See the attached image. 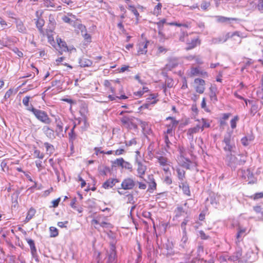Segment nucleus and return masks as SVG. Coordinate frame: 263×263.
Wrapping results in <instances>:
<instances>
[{
  "mask_svg": "<svg viewBox=\"0 0 263 263\" xmlns=\"http://www.w3.org/2000/svg\"><path fill=\"white\" fill-rule=\"evenodd\" d=\"M177 172L179 179L181 181H183L185 178V171L183 170L177 168Z\"/></svg>",
  "mask_w": 263,
  "mask_h": 263,
  "instance_id": "obj_34",
  "label": "nucleus"
},
{
  "mask_svg": "<svg viewBox=\"0 0 263 263\" xmlns=\"http://www.w3.org/2000/svg\"><path fill=\"white\" fill-rule=\"evenodd\" d=\"M179 122L174 121V123H171L170 124L166 125L167 128L166 132H164L165 135H170L171 136H173L174 134V131L176 127L177 126Z\"/></svg>",
  "mask_w": 263,
  "mask_h": 263,
  "instance_id": "obj_11",
  "label": "nucleus"
},
{
  "mask_svg": "<svg viewBox=\"0 0 263 263\" xmlns=\"http://www.w3.org/2000/svg\"><path fill=\"white\" fill-rule=\"evenodd\" d=\"M30 99V97L29 96H26L24 97L23 99L22 103L23 104L27 107V109L29 107H31V106H32L31 104L30 106H29V100Z\"/></svg>",
  "mask_w": 263,
  "mask_h": 263,
  "instance_id": "obj_43",
  "label": "nucleus"
},
{
  "mask_svg": "<svg viewBox=\"0 0 263 263\" xmlns=\"http://www.w3.org/2000/svg\"><path fill=\"white\" fill-rule=\"evenodd\" d=\"M100 226L107 229H111L112 228L111 224L106 222L105 221H101L100 222Z\"/></svg>",
  "mask_w": 263,
  "mask_h": 263,
  "instance_id": "obj_49",
  "label": "nucleus"
},
{
  "mask_svg": "<svg viewBox=\"0 0 263 263\" xmlns=\"http://www.w3.org/2000/svg\"><path fill=\"white\" fill-rule=\"evenodd\" d=\"M257 8L259 11L263 12V0H259L257 5Z\"/></svg>",
  "mask_w": 263,
  "mask_h": 263,
  "instance_id": "obj_58",
  "label": "nucleus"
},
{
  "mask_svg": "<svg viewBox=\"0 0 263 263\" xmlns=\"http://www.w3.org/2000/svg\"><path fill=\"white\" fill-rule=\"evenodd\" d=\"M161 8L162 4L161 3H158L154 8V14L156 15L159 14L161 12Z\"/></svg>",
  "mask_w": 263,
  "mask_h": 263,
  "instance_id": "obj_40",
  "label": "nucleus"
},
{
  "mask_svg": "<svg viewBox=\"0 0 263 263\" xmlns=\"http://www.w3.org/2000/svg\"><path fill=\"white\" fill-rule=\"evenodd\" d=\"M236 20V18H229V17H224V16H219L217 18L218 22H220V23H224V22H226V21H227L228 20Z\"/></svg>",
  "mask_w": 263,
  "mask_h": 263,
  "instance_id": "obj_46",
  "label": "nucleus"
},
{
  "mask_svg": "<svg viewBox=\"0 0 263 263\" xmlns=\"http://www.w3.org/2000/svg\"><path fill=\"white\" fill-rule=\"evenodd\" d=\"M147 183L148 184L147 191L152 192L156 189L157 184L153 175H148Z\"/></svg>",
  "mask_w": 263,
  "mask_h": 263,
  "instance_id": "obj_10",
  "label": "nucleus"
},
{
  "mask_svg": "<svg viewBox=\"0 0 263 263\" xmlns=\"http://www.w3.org/2000/svg\"><path fill=\"white\" fill-rule=\"evenodd\" d=\"M99 172L101 175L106 176L107 172L110 171V169L108 167L103 166L102 167H99Z\"/></svg>",
  "mask_w": 263,
  "mask_h": 263,
  "instance_id": "obj_33",
  "label": "nucleus"
},
{
  "mask_svg": "<svg viewBox=\"0 0 263 263\" xmlns=\"http://www.w3.org/2000/svg\"><path fill=\"white\" fill-rule=\"evenodd\" d=\"M210 6V3L206 1H203L201 4V8L205 10Z\"/></svg>",
  "mask_w": 263,
  "mask_h": 263,
  "instance_id": "obj_50",
  "label": "nucleus"
},
{
  "mask_svg": "<svg viewBox=\"0 0 263 263\" xmlns=\"http://www.w3.org/2000/svg\"><path fill=\"white\" fill-rule=\"evenodd\" d=\"M221 42H222V39L221 37L214 38L212 40V43L214 44L220 43Z\"/></svg>",
  "mask_w": 263,
  "mask_h": 263,
  "instance_id": "obj_63",
  "label": "nucleus"
},
{
  "mask_svg": "<svg viewBox=\"0 0 263 263\" xmlns=\"http://www.w3.org/2000/svg\"><path fill=\"white\" fill-rule=\"evenodd\" d=\"M194 82L197 84L195 87L196 91L199 93H203L205 90V81L201 79L197 78L195 79Z\"/></svg>",
  "mask_w": 263,
  "mask_h": 263,
  "instance_id": "obj_9",
  "label": "nucleus"
},
{
  "mask_svg": "<svg viewBox=\"0 0 263 263\" xmlns=\"http://www.w3.org/2000/svg\"><path fill=\"white\" fill-rule=\"evenodd\" d=\"M164 182L166 184L170 185L172 183V179L169 176H166L164 180Z\"/></svg>",
  "mask_w": 263,
  "mask_h": 263,
  "instance_id": "obj_61",
  "label": "nucleus"
},
{
  "mask_svg": "<svg viewBox=\"0 0 263 263\" xmlns=\"http://www.w3.org/2000/svg\"><path fill=\"white\" fill-rule=\"evenodd\" d=\"M200 130H201V127L198 122V124L195 127L190 128L187 130V134L193 139L194 134L198 133Z\"/></svg>",
  "mask_w": 263,
  "mask_h": 263,
  "instance_id": "obj_17",
  "label": "nucleus"
},
{
  "mask_svg": "<svg viewBox=\"0 0 263 263\" xmlns=\"http://www.w3.org/2000/svg\"><path fill=\"white\" fill-rule=\"evenodd\" d=\"M44 145L46 147V152L47 153H49L50 154H52L53 153L54 151V148L52 144L48 142H45L44 143Z\"/></svg>",
  "mask_w": 263,
  "mask_h": 263,
  "instance_id": "obj_32",
  "label": "nucleus"
},
{
  "mask_svg": "<svg viewBox=\"0 0 263 263\" xmlns=\"http://www.w3.org/2000/svg\"><path fill=\"white\" fill-rule=\"evenodd\" d=\"M83 37H84V40L88 42H91V36L89 34L87 33H85L83 35H82Z\"/></svg>",
  "mask_w": 263,
  "mask_h": 263,
  "instance_id": "obj_60",
  "label": "nucleus"
},
{
  "mask_svg": "<svg viewBox=\"0 0 263 263\" xmlns=\"http://www.w3.org/2000/svg\"><path fill=\"white\" fill-rule=\"evenodd\" d=\"M50 237H57L59 234L58 230L55 227H51L50 228Z\"/></svg>",
  "mask_w": 263,
  "mask_h": 263,
  "instance_id": "obj_38",
  "label": "nucleus"
},
{
  "mask_svg": "<svg viewBox=\"0 0 263 263\" xmlns=\"http://www.w3.org/2000/svg\"><path fill=\"white\" fill-rule=\"evenodd\" d=\"M16 26L17 30L22 33H26L27 32V29L24 26L22 21L18 19H15Z\"/></svg>",
  "mask_w": 263,
  "mask_h": 263,
  "instance_id": "obj_16",
  "label": "nucleus"
},
{
  "mask_svg": "<svg viewBox=\"0 0 263 263\" xmlns=\"http://www.w3.org/2000/svg\"><path fill=\"white\" fill-rule=\"evenodd\" d=\"M108 253V258L107 263H113L115 260L117 255L116 252L115 245L113 242H111L110 245V250Z\"/></svg>",
  "mask_w": 263,
  "mask_h": 263,
  "instance_id": "obj_6",
  "label": "nucleus"
},
{
  "mask_svg": "<svg viewBox=\"0 0 263 263\" xmlns=\"http://www.w3.org/2000/svg\"><path fill=\"white\" fill-rule=\"evenodd\" d=\"M262 197H263V193H262V192L256 193L253 196V198L254 200L260 199Z\"/></svg>",
  "mask_w": 263,
  "mask_h": 263,
  "instance_id": "obj_59",
  "label": "nucleus"
},
{
  "mask_svg": "<svg viewBox=\"0 0 263 263\" xmlns=\"http://www.w3.org/2000/svg\"><path fill=\"white\" fill-rule=\"evenodd\" d=\"M242 256V250L240 249H238L236 251V252L233 254V255L231 256H230L228 258V260L232 261H242L241 260V257Z\"/></svg>",
  "mask_w": 263,
  "mask_h": 263,
  "instance_id": "obj_12",
  "label": "nucleus"
},
{
  "mask_svg": "<svg viewBox=\"0 0 263 263\" xmlns=\"http://www.w3.org/2000/svg\"><path fill=\"white\" fill-rule=\"evenodd\" d=\"M45 1V5L47 7H54L55 5L53 2V0H44Z\"/></svg>",
  "mask_w": 263,
  "mask_h": 263,
  "instance_id": "obj_51",
  "label": "nucleus"
},
{
  "mask_svg": "<svg viewBox=\"0 0 263 263\" xmlns=\"http://www.w3.org/2000/svg\"><path fill=\"white\" fill-rule=\"evenodd\" d=\"M147 43L148 42L142 43L139 44V49L138 50V53L139 54H145L147 52Z\"/></svg>",
  "mask_w": 263,
  "mask_h": 263,
  "instance_id": "obj_20",
  "label": "nucleus"
},
{
  "mask_svg": "<svg viewBox=\"0 0 263 263\" xmlns=\"http://www.w3.org/2000/svg\"><path fill=\"white\" fill-rule=\"evenodd\" d=\"M76 28L80 30L81 32L82 30H84L86 29V27L84 25L78 22V21L77 22Z\"/></svg>",
  "mask_w": 263,
  "mask_h": 263,
  "instance_id": "obj_56",
  "label": "nucleus"
},
{
  "mask_svg": "<svg viewBox=\"0 0 263 263\" xmlns=\"http://www.w3.org/2000/svg\"><path fill=\"white\" fill-rule=\"evenodd\" d=\"M164 142L166 144V147L168 148H170V145L172 144V143L170 142L168 139V136L167 135H165L164 136Z\"/></svg>",
  "mask_w": 263,
  "mask_h": 263,
  "instance_id": "obj_53",
  "label": "nucleus"
},
{
  "mask_svg": "<svg viewBox=\"0 0 263 263\" xmlns=\"http://www.w3.org/2000/svg\"><path fill=\"white\" fill-rule=\"evenodd\" d=\"M135 185V182L130 178L125 179L121 183V187L124 190H132Z\"/></svg>",
  "mask_w": 263,
  "mask_h": 263,
  "instance_id": "obj_8",
  "label": "nucleus"
},
{
  "mask_svg": "<svg viewBox=\"0 0 263 263\" xmlns=\"http://www.w3.org/2000/svg\"><path fill=\"white\" fill-rule=\"evenodd\" d=\"M174 213L175 214V217L176 218H179L184 216L185 214L186 216L189 215L187 210L184 209L182 206H178L175 210Z\"/></svg>",
  "mask_w": 263,
  "mask_h": 263,
  "instance_id": "obj_14",
  "label": "nucleus"
},
{
  "mask_svg": "<svg viewBox=\"0 0 263 263\" xmlns=\"http://www.w3.org/2000/svg\"><path fill=\"white\" fill-rule=\"evenodd\" d=\"M26 240L30 246L31 253L32 257L35 259L36 261L39 262V259L38 256L37 254V250H36V247L35 246L34 241L32 239H30V238H26Z\"/></svg>",
  "mask_w": 263,
  "mask_h": 263,
  "instance_id": "obj_7",
  "label": "nucleus"
},
{
  "mask_svg": "<svg viewBox=\"0 0 263 263\" xmlns=\"http://www.w3.org/2000/svg\"><path fill=\"white\" fill-rule=\"evenodd\" d=\"M33 156L35 158L42 159L44 158V155L43 153H41L39 150L34 149L33 152Z\"/></svg>",
  "mask_w": 263,
  "mask_h": 263,
  "instance_id": "obj_41",
  "label": "nucleus"
},
{
  "mask_svg": "<svg viewBox=\"0 0 263 263\" xmlns=\"http://www.w3.org/2000/svg\"><path fill=\"white\" fill-rule=\"evenodd\" d=\"M253 140V138L252 136H246L241 139V142L243 145L247 146Z\"/></svg>",
  "mask_w": 263,
  "mask_h": 263,
  "instance_id": "obj_25",
  "label": "nucleus"
},
{
  "mask_svg": "<svg viewBox=\"0 0 263 263\" xmlns=\"http://www.w3.org/2000/svg\"><path fill=\"white\" fill-rule=\"evenodd\" d=\"M63 125H56L55 132L57 136H60L61 135H62V136H63Z\"/></svg>",
  "mask_w": 263,
  "mask_h": 263,
  "instance_id": "obj_39",
  "label": "nucleus"
},
{
  "mask_svg": "<svg viewBox=\"0 0 263 263\" xmlns=\"http://www.w3.org/2000/svg\"><path fill=\"white\" fill-rule=\"evenodd\" d=\"M119 181L117 179H109L102 184V187L105 189L112 187Z\"/></svg>",
  "mask_w": 263,
  "mask_h": 263,
  "instance_id": "obj_15",
  "label": "nucleus"
},
{
  "mask_svg": "<svg viewBox=\"0 0 263 263\" xmlns=\"http://www.w3.org/2000/svg\"><path fill=\"white\" fill-rule=\"evenodd\" d=\"M128 9L130 10L134 14L138 17L139 16V13L137 10V9L133 6H129Z\"/></svg>",
  "mask_w": 263,
  "mask_h": 263,
  "instance_id": "obj_47",
  "label": "nucleus"
},
{
  "mask_svg": "<svg viewBox=\"0 0 263 263\" xmlns=\"http://www.w3.org/2000/svg\"><path fill=\"white\" fill-rule=\"evenodd\" d=\"M187 240L188 238L187 237L186 233L183 234L179 246V250H182L186 249Z\"/></svg>",
  "mask_w": 263,
  "mask_h": 263,
  "instance_id": "obj_18",
  "label": "nucleus"
},
{
  "mask_svg": "<svg viewBox=\"0 0 263 263\" xmlns=\"http://www.w3.org/2000/svg\"><path fill=\"white\" fill-rule=\"evenodd\" d=\"M182 188L184 193L187 195H190V190L189 185L186 183H182Z\"/></svg>",
  "mask_w": 263,
  "mask_h": 263,
  "instance_id": "obj_37",
  "label": "nucleus"
},
{
  "mask_svg": "<svg viewBox=\"0 0 263 263\" xmlns=\"http://www.w3.org/2000/svg\"><path fill=\"white\" fill-rule=\"evenodd\" d=\"M222 142L225 144L223 149L226 152H228L231 153L233 151V149L235 148V145L232 142L231 135L230 134L228 133L224 136Z\"/></svg>",
  "mask_w": 263,
  "mask_h": 263,
  "instance_id": "obj_3",
  "label": "nucleus"
},
{
  "mask_svg": "<svg viewBox=\"0 0 263 263\" xmlns=\"http://www.w3.org/2000/svg\"><path fill=\"white\" fill-rule=\"evenodd\" d=\"M226 162L228 166L235 170L238 165L243 164L246 162V160L243 156H239L238 158L230 153L226 156Z\"/></svg>",
  "mask_w": 263,
  "mask_h": 263,
  "instance_id": "obj_1",
  "label": "nucleus"
},
{
  "mask_svg": "<svg viewBox=\"0 0 263 263\" xmlns=\"http://www.w3.org/2000/svg\"><path fill=\"white\" fill-rule=\"evenodd\" d=\"M173 80L171 78L167 77L165 81V84L163 85V88L165 90L166 87L171 88L173 86Z\"/></svg>",
  "mask_w": 263,
  "mask_h": 263,
  "instance_id": "obj_29",
  "label": "nucleus"
},
{
  "mask_svg": "<svg viewBox=\"0 0 263 263\" xmlns=\"http://www.w3.org/2000/svg\"><path fill=\"white\" fill-rule=\"evenodd\" d=\"M44 21L42 18L37 19L35 22L36 26L38 28L40 33H44L42 27L44 25Z\"/></svg>",
  "mask_w": 263,
  "mask_h": 263,
  "instance_id": "obj_23",
  "label": "nucleus"
},
{
  "mask_svg": "<svg viewBox=\"0 0 263 263\" xmlns=\"http://www.w3.org/2000/svg\"><path fill=\"white\" fill-rule=\"evenodd\" d=\"M124 160L122 158H118V159H117L116 160H115L113 162V164L115 165H118V166H120L122 167L123 164H124Z\"/></svg>",
  "mask_w": 263,
  "mask_h": 263,
  "instance_id": "obj_44",
  "label": "nucleus"
},
{
  "mask_svg": "<svg viewBox=\"0 0 263 263\" xmlns=\"http://www.w3.org/2000/svg\"><path fill=\"white\" fill-rule=\"evenodd\" d=\"M190 217L189 215H187L185 216L184 219H183V221L182 222L181 224V228L183 231V234L186 233V225L187 224V222L190 221Z\"/></svg>",
  "mask_w": 263,
  "mask_h": 263,
  "instance_id": "obj_24",
  "label": "nucleus"
},
{
  "mask_svg": "<svg viewBox=\"0 0 263 263\" xmlns=\"http://www.w3.org/2000/svg\"><path fill=\"white\" fill-rule=\"evenodd\" d=\"M210 90H211V92H210V99H211V101H213V102H216L217 101V98L216 93L214 91V88L212 87H211Z\"/></svg>",
  "mask_w": 263,
  "mask_h": 263,
  "instance_id": "obj_36",
  "label": "nucleus"
},
{
  "mask_svg": "<svg viewBox=\"0 0 263 263\" xmlns=\"http://www.w3.org/2000/svg\"><path fill=\"white\" fill-rule=\"evenodd\" d=\"M68 221H65L63 222L60 221V222H58V226L61 228H67V225L68 224Z\"/></svg>",
  "mask_w": 263,
  "mask_h": 263,
  "instance_id": "obj_57",
  "label": "nucleus"
},
{
  "mask_svg": "<svg viewBox=\"0 0 263 263\" xmlns=\"http://www.w3.org/2000/svg\"><path fill=\"white\" fill-rule=\"evenodd\" d=\"M254 62L251 59H249L246 63L245 64V66L242 67L241 71H243L245 69L247 68L250 65L252 64Z\"/></svg>",
  "mask_w": 263,
  "mask_h": 263,
  "instance_id": "obj_54",
  "label": "nucleus"
},
{
  "mask_svg": "<svg viewBox=\"0 0 263 263\" xmlns=\"http://www.w3.org/2000/svg\"><path fill=\"white\" fill-rule=\"evenodd\" d=\"M166 23V20L165 19H163L161 21H160L159 22L156 23L157 26H158V29H163V25Z\"/></svg>",
  "mask_w": 263,
  "mask_h": 263,
  "instance_id": "obj_52",
  "label": "nucleus"
},
{
  "mask_svg": "<svg viewBox=\"0 0 263 263\" xmlns=\"http://www.w3.org/2000/svg\"><path fill=\"white\" fill-rule=\"evenodd\" d=\"M239 118L238 116H235L230 122L231 127L232 128L234 129L236 127V123L238 121Z\"/></svg>",
  "mask_w": 263,
  "mask_h": 263,
  "instance_id": "obj_45",
  "label": "nucleus"
},
{
  "mask_svg": "<svg viewBox=\"0 0 263 263\" xmlns=\"http://www.w3.org/2000/svg\"><path fill=\"white\" fill-rule=\"evenodd\" d=\"M166 249L167 250V254L169 256L173 255L175 253L173 251V245L168 243L166 245Z\"/></svg>",
  "mask_w": 263,
  "mask_h": 263,
  "instance_id": "obj_42",
  "label": "nucleus"
},
{
  "mask_svg": "<svg viewBox=\"0 0 263 263\" xmlns=\"http://www.w3.org/2000/svg\"><path fill=\"white\" fill-rule=\"evenodd\" d=\"M27 110L31 111L36 118L42 123L46 124H50L51 123V120L45 111L36 109L33 106L28 108Z\"/></svg>",
  "mask_w": 263,
  "mask_h": 263,
  "instance_id": "obj_2",
  "label": "nucleus"
},
{
  "mask_svg": "<svg viewBox=\"0 0 263 263\" xmlns=\"http://www.w3.org/2000/svg\"><path fill=\"white\" fill-rule=\"evenodd\" d=\"M122 168H125V169L128 170L130 171H132L133 166L132 165L128 162H126L124 161V164L122 167Z\"/></svg>",
  "mask_w": 263,
  "mask_h": 263,
  "instance_id": "obj_48",
  "label": "nucleus"
},
{
  "mask_svg": "<svg viewBox=\"0 0 263 263\" xmlns=\"http://www.w3.org/2000/svg\"><path fill=\"white\" fill-rule=\"evenodd\" d=\"M44 134L50 139L55 138V134L54 130L48 126H44L42 128Z\"/></svg>",
  "mask_w": 263,
  "mask_h": 263,
  "instance_id": "obj_13",
  "label": "nucleus"
},
{
  "mask_svg": "<svg viewBox=\"0 0 263 263\" xmlns=\"http://www.w3.org/2000/svg\"><path fill=\"white\" fill-rule=\"evenodd\" d=\"M239 173L242 178L246 179V181H248L249 183H254L255 182L253 174L249 169L241 170L239 171Z\"/></svg>",
  "mask_w": 263,
  "mask_h": 263,
  "instance_id": "obj_4",
  "label": "nucleus"
},
{
  "mask_svg": "<svg viewBox=\"0 0 263 263\" xmlns=\"http://www.w3.org/2000/svg\"><path fill=\"white\" fill-rule=\"evenodd\" d=\"M62 20L65 23H68L74 27H76L77 22L79 21L78 20L76 21H73L70 18H69L68 16L64 15L62 17Z\"/></svg>",
  "mask_w": 263,
  "mask_h": 263,
  "instance_id": "obj_21",
  "label": "nucleus"
},
{
  "mask_svg": "<svg viewBox=\"0 0 263 263\" xmlns=\"http://www.w3.org/2000/svg\"><path fill=\"white\" fill-rule=\"evenodd\" d=\"M60 198H59L55 200H54L52 201V206L54 207V208H56L58 206L59 204V202L60 201Z\"/></svg>",
  "mask_w": 263,
  "mask_h": 263,
  "instance_id": "obj_64",
  "label": "nucleus"
},
{
  "mask_svg": "<svg viewBox=\"0 0 263 263\" xmlns=\"http://www.w3.org/2000/svg\"><path fill=\"white\" fill-rule=\"evenodd\" d=\"M171 26H176L178 27H184L185 28H189L190 27V23L188 22L178 23L177 22H172L168 24Z\"/></svg>",
  "mask_w": 263,
  "mask_h": 263,
  "instance_id": "obj_30",
  "label": "nucleus"
},
{
  "mask_svg": "<svg viewBox=\"0 0 263 263\" xmlns=\"http://www.w3.org/2000/svg\"><path fill=\"white\" fill-rule=\"evenodd\" d=\"M76 126V125L74 124L72 128L71 129L70 132L68 134L69 141L70 142L73 143V141L77 138V135L74 132V128Z\"/></svg>",
  "mask_w": 263,
  "mask_h": 263,
  "instance_id": "obj_27",
  "label": "nucleus"
},
{
  "mask_svg": "<svg viewBox=\"0 0 263 263\" xmlns=\"http://www.w3.org/2000/svg\"><path fill=\"white\" fill-rule=\"evenodd\" d=\"M199 123L201 127V130L203 131L204 128H208L210 126L209 123H208L205 119H201V120H197Z\"/></svg>",
  "mask_w": 263,
  "mask_h": 263,
  "instance_id": "obj_22",
  "label": "nucleus"
},
{
  "mask_svg": "<svg viewBox=\"0 0 263 263\" xmlns=\"http://www.w3.org/2000/svg\"><path fill=\"white\" fill-rule=\"evenodd\" d=\"M136 163L137 165V171L138 174V176L140 178H143V176L144 175L145 172L147 170V167L141 161L138 160L137 155H136Z\"/></svg>",
  "mask_w": 263,
  "mask_h": 263,
  "instance_id": "obj_5",
  "label": "nucleus"
},
{
  "mask_svg": "<svg viewBox=\"0 0 263 263\" xmlns=\"http://www.w3.org/2000/svg\"><path fill=\"white\" fill-rule=\"evenodd\" d=\"M198 42V40L197 39H195L192 40V42L189 43L188 47H186V50H190L197 46V42Z\"/></svg>",
  "mask_w": 263,
  "mask_h": 263,
  "instance_id": "obj_35",
  "label": "nucleus"
},
{
  "mask_svg": "<svg viewBox=\"0 0 263 263\" xmlns=\"http://www.w3.org/2000/svg\"><path fill=\"white\" fill-rule=\"evenodd\" d=\"M158 162L161 166L168 165V161L166 157L163 156H158L157 157Z\"/></svg>",
  "mask_w": 263,
  "mask_h": 263,
  "instance_id": "obj_28",
  "label": "nucleus"
},
{
  "mask_svg": "<svg viewBox=\"0 0 263 263\" xmlns=\"http://www.w3.org/2000/svg\"><path fill=\"white\" fill-rule=\"evenodd\" d=\"M58 43L59 47L62 48V50L63 51H68V47L66 43L64 41H63L61 39H60L59 40H58Z\"/></svg>",
  "mask_w": 263,
  "mask_h": 263,
  "instance_id": "obj_31",
  "label": "nucleus"
},
{
  "mask_svg": "<svg viewBox=\"0 0 263 263\" xmlns=\"http://www.w3.org/2000/svg\"><path fill=\"white\" fill-rule=\"evenodd\" d=\"M191 74L194 76L200 74V70L197 68H192L191 71Z\"/></svg>",
  "mask_w": 263,
  "mask_h": 263,
  "instance_id": "obj_55",
  "label": "nucleus"
},
{
  "mask_svg": "<svg viewBox=\"0 0 263 263\" xmlns=\"http://www.w3.org/2000/svg\"><path fill=\"white\" fill-rule=\"evenodd\" d=\"M35 213V210L33 208H30L28 213L25 219V222H28L30 219L32 218Z\"/></svg>",
  "mask_w": 263,
  "mask_h": 263,
  "instance_id": "obj_26",
  "label": "nucleus"
},
{
  "mask_svg": "<svg viewBox=\"0 0 263 263\" xmlns=\"http://www.w3.org/2000/svg\"><path fill=\"white\" fill-rule=\"evenodd\" d=\"M159 29L158 35L160 36V41H163V40H164L165 39V35L162 32V29L160 28V29Z\"/></svg>",
  "mask_w": 263,
  "mask_h": 263,
  "instance_id": "obj_62",
  "label": "nucleus"
},
{
  "mask_svg": "<svg viewBox=\"0 0 263 263\" xmlns=\"http://www.w3.org/2000/svg\"><path fill=\"white\" fill-rule=\"evenodd\" d=\"M79 64L81 67H85L90 66L92 65V62L87 58H82L79 60Z\"/></svg>",
  "mask_w": 263,
  "mask_h": 263,
  "instance_id": "obj_19",
  "label": "nucleus"
}]
</instances>
